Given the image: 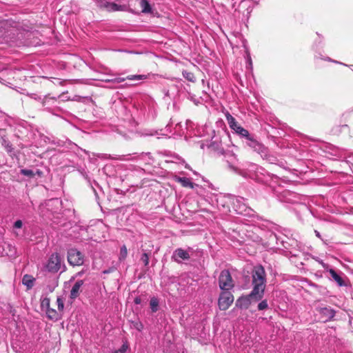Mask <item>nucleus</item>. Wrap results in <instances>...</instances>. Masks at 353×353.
<instances>
[{
	"label": "nucleus",
	"mask_w": 353,
	"mask_h": 353,
	"mask_svg": "<svg viewBox=\"0 0 353 353\" xmlns=\"http://www.w3.org/2000/svg\"><path fill=\"white\" fill-rule=\"evenodd\" d=\"M135 327L139 330V331H141L143 327V325H142V323H137L135 325Z\"/></svg>",
	"instance_id": "nucleus-40"
},
{
	"label": "nucleus",
	"mask_w": 353,
	"mask_h": 353,
	"mask_svg": "<svg viewBox=\"0 0 353 353\" xmlns=\"http://www.w3.org/2000/svg\"><path fill=\"white\" fill-rule=\"evenodd\" d=\"M245 200L242 197H238L232 195V205L234 210L239 214L248 215L251 209L245 203Z\"/></svg>",
	"instance_id": "nucleus-7"
},
{
	"label": "nucleus",
	"mask_w": 353,
	"mask_h": 353,
	"mask_svg": "<svg viewBox=\"0 0 353 353\" xmlns=\"http://www.w3.org/2000/svg\"><path fill=\"white\" fill-rule=\"evenodd\" d=\"M247 63H248V67H250L251 68L252 65V59H251V57L250 55L248 56Z\"/></svg>",
	"instance_id": "nucleus-36"
},
{
	"label": "nucleus",
	"mask_w": 353,
	"mask_h": 353,
	"mask_svg": "<svg viewBox=\"0 0 353 353\" xmlns=\"http://www.w3.org/2000/svg\"><path fill=\"white\" fill-rule=\"evenodd\" d=\"M57 303L58 310L59 311H62L64 307V303H63V300L60 297H58L57 299Z\"/></svg>",
	"instance_id": "nucleus-31"
},
{
	"label": "nucleus",
	"mask_w": 353,
	"mask_h": 353,
	"mask_svg": "<svg viewBox=\"0 0 353 353\" xmlns=\"http://www.w3.org/2000/svg\"><path fill=\"white\" fill-rule=\"evenodd\" d=\"M314 233L318 238H319L321 240H322L324 242V243L327 244V243L325 241H324L323 239H322L321 235L319 231L314 230Z\"/></svg>",
	"instance_id": "nucleus-38"
},
{
	"label": "nucleus",
	"mask_w": 353,
	"mask_h": 353,
	"mask_svg": "<svg viewBox=\"0 0 353 353\" xmlns=\"http://www.w3.org/2000/svg\"><path fill=\"white\" fill-rule=\"evenodd\" d=\"M325 60H327L329 61H332L330 58L327 57L326 59H324Z\"/></svg>",
	"instance_id": "nucleus-43"
},
{
	"label": "nucleus",
	"mask_w": 353,
	"mask_h": 353,
	"mask_svg": "<svg viewBox=\"0 0 353 353\" xmlns=\"http://www.w3.org/2000/svg\"><path fill=\"white\" fill-rule=\"evenodd\" d=\"M182 74H183V77L185 79H186L187 80H188L189 81H191V82L195 81V77L192 72H188V71H183Z\"/></svg>",
	"instance_id": "nucleus-24"
},
{
	"label": "nucleus",
	"mask_w": 353,
	"mask_h": 353,
	"mask_svg": "<svg viewBox=\"0 0 353 353\" xmlns=\"http://www.w3.org/2000/svg\"><path fill=\"white\" fill-rule=\"evenodd\" d=\"M20 173L24 176H27L29 177H32L34 176V173L33 172V171L32 170L28 169H21L20 170Z\"/></svg>",
	"instance_id": "nucleus-28"
},
{
	"label": "nucleus",
	"mask_w": 353,
	"mask_h": 353,
	"mask_svg": "<svg viewBox=\"0 0 353 353\" xmlns=\"http://www.w3.org/2000/svg\"><path fill=\"white\" fill-rule=\"evenodd\" d=\"M245 2H246V1H243L241 2V3H245Z\"/></svg>",
	"instance_id": "nucleus-46"
},
{
	"label": "nucleus",
	"mask_w": 353,
	"mask_h": 353,
	"mask_svg": "<svg viewBox=\"0 0 353 353\" xmlns=\"http://www.w3.org/2000/svg\"><path fill=\"white\" fill-rule=\"evenodd\" d=\"M159 301L157 297H152L150 301V307L152 312H156L159 310Z\"/></svg>",
	"instance_id": "nucleus-20"
},
{
	"label": "nucleus",
	"mask_w": 353,
	"mask_h": 353,
	"mask_svg": "<svg viewBox=\"0 0 353 353\" xmlns=\"http://www.w3.org/2000/svg\"><path fill=\"white\" fill-rule=\"evenodd\" d=\"M261 299H256L254 296H250V293L247 296L239 297L236 302V306L241 308H248L252 301L256 302Z\"/></svg>",
	"instance_id": "nucleus-12"
},
{
	"label": "nucleus",
	"mask_w": 353,
	"mask_h": 353,
	"mask_svg": "<svg viewBox=\"0 0 353 353\" xmlns=\"http://www.w3.org/2000/svg\"><path fill=\"white\" fill-rule=\"evenodd\" d=\"M97 6L109 12L121 11L124 10V6L116 3L109 2L107 0H94Z\"/></svg>",
	"instance_id": "nucleus-10"
},
{
	"label": "nucleus",
	"mask_w": 353,
	"mask_h": 353,
	"mask_svg": "<svg viewBox=\"0 0 353 353\" xmlns=\"http://www.w3.org/2000/svg\"><path fill=\"white\" fill-rule=\"evenodd\" d=\"M328 272L330 273L332 279H333L339 286L345 285V282L343 278L334 270L330 269Z\"/></svg>",
	"instance_id": "nucleus-17"
},
{
	"label": "nucleus",
	"mask_w": 353,
	"mask_h": 353,
	"mask_svg": "<svg viewBox=\"0 0 353 353\" xmlns=\"http://www.w3.org/2000/svg\"><path fill=\"white\" fill-rule=\"evenodd\" d=\"M34 279L28 274H26L23 276L22 279V283L24 285L27 286L28 288H32L34 285Z\"/></svg>",
	"instance_id": "nucleus-19"
},
{
	"label": "nucleus",
	"mask_w": 353,
	"mask_h": 353,
	"mask_svg": "<svg viewBox=\"0 0 353 353\" xmlns=\"http://www.w3.org/2000/svg\"><path fill=\"white\" fill-rule=\"evenodd\" d=\"M83 285V280H78L74 285L72 286L71 290H70V297L72 299H75L77 298L79 295V293L81 292V288Z\"/></svg>",
	"instance_id": "nucleus-16"
},
{
	"label": "nucleus",
	"mask_w": 353,
	"mask_h": 353,
	"mask_svg": "<svg viewBox=\"0 0 353 353\" xmlns=\"http://www.w3.org/2000/svg\"><path fill=\"white\" fill-rule=\"evenodd\" d=\"M51 201H58V200L57 199H54V200L49 201V202H51Z\"/></svg>",
	"instance_id": "nucleus-44"
},
{
	"label": "nucleus",
	"mask_w": 353,
	"mask_h": 353,
	"mask_svg": "<svg viewBox=\"0 0 353 353\" xmlns=\"http://www.w3.org/2000/svg\"><path fill=\"white\" fill-rule=\"evenodd\" d=\"M317 311L321 314V319L323 322L332 320L336 314L334 310L330 307H319Z\"/></svg>",
	"instance_id": "nucleus-11"
},
{
	"label": "nucleus",
	"mask_w": 353,
	"mask_h": 353,
	"mask_svg": "<svg viewBox=\"0 0 353 353\" xmlns=\"http://www.w3.org/2000/svg\"><path fill=\"white\" fill-rule=\"evenodd\" d=\"M50 301L49 298H44L41 301V307L46 308V310L50 308Z\"/></svg>",
	"instance_id": "nucleus-29"
},
{
	"label": "nucleus",
	"mask_w": 353,
	"mask_h": 353,
	"mask_svg": "<svg viewBox=\"0 0 353 353\" xmlns=\"http://www.w3.org/2000/svg\"><path fill=\"white\" fill-rule=\"evenodd\" d=\"M242 141L246 147L259 154L263 159L270 161L271 157L268 148L261 143L254 134L249 133Z\"/></svg>",
	"instance_id": "nucleus-2"
},
{
	"label": "nucleus",
	"mask_w": 353,
	"mask_h": 353,
	"mask_svg": "<svg viewBox=\"0 0 353 353\" xmlns=\"http://www.w3.org/2000/svg\"><path fill=\"white\" fill-rule=\"evenodd\" d=\"M225 118L230 128L232 130L238 124L236 119L229 113L225 114Z\"/></svg>",
	"instance_id": "nucleus-22"
},
{
	"label": "nucleus",
	"mask_w": 353,
	"mask_h": 353,
	"mask_svg": "<svg viewBox=\"0 0 353 353\" xmlns=\"http://www.w3.org/2000/svg\"><path fill=\"white\" fill-rule=\"evenodd\" d=\"M148 78L147 75L145 74H134V75H129L126 77L127 79L130 81H140V80H145Z\"/></svg>",
	"instance_id": "nucleus-23"
},
{
	"label": "nucleus",
	"mask_w": 353,
	"mask_h": 353,
	"mask_svg": "<svg viewBox=\"0 0 353 353\" xmlns=\"http://www.w3.org/2000/svg\"><path fill=\"white\" fill-rule=\"evenodd\" d=\"M259 311H262L268 308V303L266 299L262 300L257 306Z\"/></svg>",
	"instance_id": "nucleus-25"
},
{
	"label": "nucleus",
	"mask_w": 353,
	"mask_h": 353,
	"mask_svg": "<svg viewBox=\"0 0 353 353\" xmlns=\"http://www.w3.org/2000/svg\"><path fill=\"white\" fill-rule=\"evenodd\" d=\"M14 119L0 110V130H6L7 127L13 125Z\"/></svg>",
	"instance_id": "nucleus-14"
},
{
	"label": "nucleus",
	"mask_w": 353,
	"mask_h": 353,
	"mask_svg": "<svg viewBox=\"0 0 353 353\" xmlns=\"http://www.w3.org/2000/svg\"><path fill=\"white\" fill-rule=\"evenodd\" d=\"M232 130L235 132L236 134H237L240 138L242 139V140L247 136H248V134L250 133L246 129L243 128L239 124L234 127Z\"/></svg>",
	"instance_id": "nucleus-18"
},
{
	"label": "nucleus",
	"mask_w": 353,
	"mask_h": 353,
	"mask_svg": "<svg viewBox=\"0 0 353 353\" xmlns=\"http://www.w3.org/2000/svg\"><path fill=\"white\" fill-rule=\"evenodd\" d=\"M217 208L223 212V213H227L230 211V206L232 203V195L231 194H218L214 196Z\"/></svg>",
	"instance_id": "nucleus-4"
},
{
	"label": "nucleus",
	"mask_w": 353,
	"mask_h": 353,
	"mask_svg": "<svg viewBox=\"0 0 353 353\" xmlns=\"http://www.w3.org/2000/svg\"><path fill=\"white\" fill-rule=\"evenodd\" d=\"M57 102V99L55 97H50L49 96H45L42 99V105L43 106L46 107V109L49 110V112H51L52 114H56V111H59L61 109L57 107L54 106V108L51 110V106L53 105Z\"/></svg>",
	"instance_id": "nucleus-13"
},
{
	"label": "nucleus",
	"mask_w": 353,
	"mask_h": 353,
	"mask_svg": "<svg viewBox=\"0 0 353 353\" xmlns=\"http://www.w3.org/2000/svg\"><path fill=\"white\" fill-rule=\"evenodd\" d=\"M234 301V296L230 290H222L220 294L218 305L221 310H226Z\"/></svg>",
	"instance_id": "nucleus-8"
},
{
	"label": "nucleus",
	"mask_w": 353,
	"mask_h": 353,
	"mask_svg": "<svg viewBox=\"0 0 353 353\" xmlns=\"http://www.w3.org/2000/svg\"><path fill=\"white\" fill-rule=\"evenodd\" d=\"M219 285L221 290H230L234 287V282L228 270H223L221 272Z\"/></svg>",
	"instance_id": "nucleus-5"
},
{
	"label": "nucleus",
	"mask_w": 353,
	"mask_h": 353,
	"mask_svg": "<svg viewBox=\"0 0 353 353\" xmlns=\"http://www.w3.org/2000/svg\"><path fill=\"white\" fill-rule=\"evenodd\" d=\"M197 194L202 195L203 188L199 185V188H194Z\"/></svg>",
	"instance_id": "nucleus-37"
},
{
	"label": "nucleus",
	"mask_w": 353,
	"mask_h": 353,
	"mask_svg": "<svg viewBox=\"0 0 353 353\" xmlns=\"http://www.w3.org/2000/svg\"><path fill=\"white\" fill-rule=\"evenodd\" d=\"M46 314L48 319L51 320H57L59 318V314L58 312L52 308H49L46 310Z\"/></svg>",
	"instance_id": "nucleus-21"
},
{
	"label": "nucleus",
	"mask_w": 353,
	"mask_h": 353,
	"mask_svg": "<svg viewBox=\"0 0 353 353\" xmlns=\"http://www.w3.org/2000/svg\"><path fill=\"white\" fill-rule=\"evenodd\" d=\"M84 274V271L83 270H81L79 272H77L75 275L76 277H78V276H81L83 274Z\"/></svg>",
	"instance_id": "nucleus-41"
},
{
	"label": "nucleus",
	"mask_w": 353,
	"mask_h": 353,
	"mask_svg": "<svg viewBox=\"0 0 353 353\" xmlns=\"http://www.w3.org/2000/svg\"><path fill=\"white\" fill-rule=\"evenodd\" d=\"M61 268H63L61 272H63L65 266L60 255L58 253L52 254L45 265L46 270L48 272L56 273L61 270Z\"/></svg>",
	"instance_id": "nucleus-3"
},
{
	"label": "nucleus",
	"mask_w": 353,
	"mask_h": 353,
	"mask_svg": "<svg viewBox=\"0 0 353 353\" xmlns=\"http://www.w3.org/2000/svg\"><path fill=\"white\" fill-rule=\"evenodd\" d=\"M125 79L124 78H116L114 79H112V80H107L106 81L108 82H110V81H112V82H115V83H121L123 81H124Z\"/></svg>",
	"instance_id": "nucleus-34"
},
{
	"label": "nucleus",
	"mask_w": 353,
	"mask_h": 353,
	"mask_svg": "<svg viewBox=\"0 0 353 353\" xmlns=\"http://www.w3.org/2000/svg\"><path fill=\"white\" fill-rule=\"evenodd\" d=\"M128 348V345L127 344H123L122 346L114 353H125Z\"/></svg>",
	"instance_id": "nucleus-32"
},
{
	"label": "nucleus",
	"mask_w": 353,
	"mask_h": 353,
	"mask_svg": "<svg viewBox=\"0 0 353 353\" xmlns=\"http://www.w3.org/2000/svg\"><path fill=\"white\" fill-rule=\"evenodd\" d=\"M68 261L72 266H79L83 264L84 255L75 248H71L68 251Z\"/></svg>",
	"instance_id": "nucleus-6"
},
{
	"label": "nucleus",
	"mask_w": 353,
	"mask_h": 353,
	"mask_svg": "<svg viewBox=\"0 0 353 353\" xmlns=\"http://www.w3.org/2000/svg\"><path fill=\"white\" fill-rule=\"evenodd\" d=\"M175 181L181 184L183 187L190 188L194 189V188H199V185L192 183L190 179L186 177L175 176Z\"/></svg>",
	"instance_id": "nucleus-15"
},
{
	"label": "nucleus",
	"mask_w": 353,
	"mask_h": 353,
	"mask_svg": "<svg viewBox=\"0 0 353 353\" xmlns=\"http://www.w3.org/2000/svg\"><path fill=\"white\" fill-rule=\"evenodd\" d=\"M252 290L250 292V296H254L256 299H262L266 288V272L264 268L259 265L254 266L252 274Z\"/></svg>",
	"instance_id": "nucleus-1"
},
{
	"label": "nucleus",
	"mask_w": 353,
	"mask_h": 353,
	"mask_svg": "<svg viewBox=\"0 0 353 353\" xmlns=\"http://www.w3.org/2000/svg\"><path fill=\"white\" fill-rule=\"evenodd\" d=\"M192 250L191 248H188L187 250L177 248L174 251L172 259L178 263H181L183 261H188L190 259Z\"/></svg>",
	"instance_id": "nucleus-9"
},
{
	"label": "nucleus",
	"mask_w": 353,
	"mask_h": 353,
	"mask_svg": "<svg viewBox=\"0 0 353 353\" xmlns=\"http://www.w3.org/2000/svg\"><path fill=\"white\" fill-rule=\"evenodd\" d=\"M163 91H164V92H165V94L166 96H168L169 91H168V90H164Z\"/></svg>",
	"instance_id": "nucleus-42"
},
{
	"label": "nucleus",
	"mask_w": 353,
	"mask_h": 353,
	"mask_svg": "<svg viewBox=\"0 0 353 353\" xmlns=\"http://www.w3.org/2000/svg\"><path fill=\"white\" fill-rule=\"evenodd\" d=\"M23 226V222L21 220H17L14 223V229H21Z\"/></svg>",
	"instance_id": "nucleus-33"
},
{
	"label": "nucleus",
	"mask_w": 353,
	"mask_h": 353,
	"mask_svg": "<svg viewBox=\"0 0 353 353\" xmlns=\"http://www.w3.org/2000/svg\"><path fill=\"white\" fill-rule=\"evenodd\" d=\"M185 168H188V169H189V168H189V166H188V165H187V164L185 165Z\"/></svg>",
	"instance_id": "nucleus-45"
},
{
	"label": "nucleus",
	"mask_w": 353,
	"mask_h": 353,
	"mask_svg": "<svg viewBox=\"0 0 353 353\" xmlns=\"http://www.w3.org/2000/svg\"><path fill=\"white\" fill-rule=\"evenodd\" d=\"M134 303L137 304V305H139L141 303V297L139 296H137L134 299Z\"/></svg>",
	"instance_id": "nucleus-39"
},
{
	"label": "nucleus",
	"mask_w": 353,
	"mask_h": 353,
	"mask_svg": "<svg viewBox=\"0 0 353 353\" xmlns=\"http://www.w3.org/2000/svg\"><path fill=\"white\" fill-rule=\"evenodd\" d=\"M30 97L32 99H35V100L41 101L42 102L43 98H41V97L38 96L37 94H30Z\"/></svg>",
	"instance_id": "nucleus-35"
},
{
	"label": "nucleus",
	"mask_w": 353,
	"mask_h": 353,
	"mask_svg": "<svg viewBox=\"0 0 353 353\" xmlns=\"http://www.w3.org/2000/svg\"><path fill=\"white\" fill-rule=\"evenodd\" d=\"M141 261L146 266L149 263V255L147 253H143L141 257Z\"/></svg>",
	"instance_id": "nucleus-30"
},
{
	"label": "nucleus",
	"mask_w": 353,
	"mask_h": 353,
	"mask_svg": "<svg viewBox=\"0 0 353 353\" xmlns=\"http://www.w3.org/2000/svg\"><path fill=\"white\" fill-rule=\"evenodd\" d=\"M127 254H128L127 248L125 247V245H123L120 250L119 259L120 260L125 259V257L127 256Z\"/></svg>",
	"instance_id": "nucleus-27"
},
{
	"label": "nucleus",
	"mask_w": 353,
	"mask_h": 353,
	"mask_svg": "<svg viewBox=\"0 0 353 353\" xmlns=\"http://www.w3.org/2000/svg\"><path fill=\"white\" fill-rule=\"evenodd\" d=\"M98 157H99L105 158V159H111L121 160V161L127 159H125L123 157H117V156L112 157L110 154H101V156L99 155Z\"/></svg>",
	"instance_id": "nucleus-26"
}]
</instances>
